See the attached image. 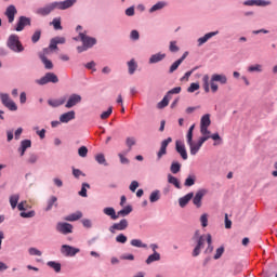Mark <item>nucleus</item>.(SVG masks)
<instances>
[{
	"instance_id": "1",
	"label": "nucleus",
	"mask_w": 277,
	"mask_h": 277,
	"mask_svg": "<svg viewBox=\"0 0 277 277\" xmlns=\"http://www.w3.org/2000/svg\"><path fill=\"white\" fill-rule=\"evenodd\" d=\"M75 3H77V0L52 2L43 8L37 9L36 14H38L39 16H49V14H51V12H53L54 10H68V8H72Z\"/></svg>"
},
{
	"instance_id": "2",
	"label": "nucleus",
	"mask_w": 277,
	"mask_h": 277,
	"mask_svg": "<svg viewBox=\"0 0 277 277\" xmlns=\"http://www.w3.org/2000/svg\"><path fill=\"white\" fill-rule=\"evenodd\" d=\"M205 243H208L207 249L205 250V254H211L213 252V238L211 234L202 235L197 239V245L193 250V256H199L202 248H205Z\"/></svg>"
},
{
	"instance_id": "3",
	"label": "nucleus",
	"mask_w": 277,
	"mask_h": 277,
	"mask_svg": "<svg viewBox=\"0 0 277 277\" xmlns=\"http://www.w3.org/2000/svg\"><path fill=\"white\" fill-rule=\"evenodd\" d=\"M220 83L221 85H226L228 83V78L224 74H213L210 79V88L211 92L215 94L220 90V87L217 85Z\"/></svg>"
},
{
	"instance_id": "4",
	"label": "nucleus",
	"mask_w": 277,
	"mask_h": 277,
	"mask_svg": "<svg viewBox=\"0 0 277 277\" xmlns=\"http://www.w3.org/2000/svg\"><path fill=\"white\" fill-rule=\"evenodd\" d=\"M6 47H9L11 51H14V53H23V51H25V48H23V43H21L17 35H11L9 37Z\"/></svg>"
},
{
	"instance_id": "5",
	"label": "nucleus",
	"mask_w": 277,
	"mask_h": 277,
	"mask_svg": "<svg viewBox=\"0 0 277 277\" xmlns=\"http://www.w3.org/2000/svg\"><path fill=\"white\" fill-rule=\"evenodd\" d=\"M38 85H47V83H60V78L54 72H47L41 79L36 80Z\"/></svg>"
},
{
	"instance_id": "6",
	"label": "nucleus",
	"mask_w": 277,
	"mask_h": 277,
	"mask_svg": "<svg viewBox=\"0 0 277 277\" xmlns=\"http://www.w3.org/2000/svg\"><path fill=\"white\" fill-rule=\"evenodd\" d=\"M0 98H1L2 105H4V107L10 109V111H16V109H18V106H16V103H14L12 98H10V95L8 93H1Z\"/></svg>"
},
{
	"instance_id": "7",
	"label": "nucleus",
	"mask_w": 277,
	"mask_h": 277,
	"mask_svg": "<svg viewBox=\"0 0 277 277\" xmlns=\"http://www.w3.org/2000/svg\"><path fill=\"white\" fill-rule=\"evenodd\" d=\"M80 252L81 249L75 248L69 245H63L61 247V254H63V256H77V254H79Z\"/></svg>"
},
{
	"instance_id": "8",
	"label": "nucleus",
	"mask_w": 277,
	"mask_h": 277,
	"mask_svg": "<svg viewBox=\"0 0 277 277\" xmlns=\"http://www.w3.org/2000/svg\"><path fill=\"white\" fill-rule=\"evenodd\" d=\"M128 228H129V221L127 219H122L120 223H114L109 227V233H111V235H116L118 230H127Z\"/></svg>"
},
{
	"instance_id": "9",
	"label": "nucleus",
	"mask_w": 277,
	"mask_h": 277,
	"mask_svg": "<svg viewBox=\"0 0 277 277\" xmlns=\"http://www.w3.org/2000/svg\"><path fill=\"white\" fill-rule=\"evenodd\" d=\"M25 27H31V18L27 16H19L15 25V31H23Z\"/></svg>"
},
{
	"instance_id": "10",
	"label": "nucleus",
	"mask_w": 277,
	"mask_h": 277,
	"mask_svg": "<svg viewBox=\"0 0 277 277\" xmlns=\"http://www.w3.org/2000/svg\"><path fill=\"white\" fill-rule=\"evenodd\" d=\"M207 194H209V190L205 188L199 189L196 193L195 197L193 198V203L195 205V207H197V209H200L202 207V198H205Z\"/></svg>"
},
{
	"instance_id": "11",
	"label": "nucleus",
	"mask_w": 277,
	"mask_h": 277,
	"mask_svg": "<svg viewBox=\"0 0 277 277\" xmlns=\"http://www.w3.org/2000/svg\"><path fill=\"white\" fill-rule=\"evenodd\" d=\"M56 230L62 235H70L72 233V224L60 222L56 224Z\"/></svg>"
},
{
	"instance_id": "12",
	"label": "nucleus",
	"mask_w": 277,
	"mask_h": 277,
	"mask_svg": "<svg viewBox=\"0 0 277 277\" xmlns=\"http://www.w3.org/2000/svg\"><path fill=\"white\" fill-rule=\"evenodd\" d=\"M66 101H67V103L65 104L66 109H72V107L81 103V95L74 93Z\"/></svg>"
},
{
	"instance_id": "13",
	"label": "nucleus",
	"mask_w": 277,
	"mask_h": 277,
	"mask_svg": "<svg viewBox=\"0 0 277 277\" xmlns=\"http://www.w3.org/2000/svg\"><path fill=\"white\" fill-rule=\"evenodd\" d=\"M80 40L87 49H92L96 44V38L88 37L85 32H80Z\"/></svg>"
},
{
	"instance_id": "14",
	"label": "nucleus",
	"mask_w": 277,
	"mask_h": 277,
	"mask_svg": "<svg viewBox=\"0 0 277 277\" xmlns=\"http://www.w3.org/2000/svg\"><path fill=\"white\" fill-rule=\"evenodd\" d=\"M175 150L176 153H179V155H181L184 161H187L188 159L187 149L185 148V143H183V141L175 142Z\"/></svg>"
},
{
	"instance_id": "15",
	"label": "nucleus",
	"mask_w": 277,
	"mask_h": 277,
	"mask_svg": "<svg viewBox=\"0 0 277 277\" xmlns=\"http://www.w3.org/2000/svg\"><path fill=\"white\" fill-rule=\"evenodd\" d=\"M48 53H49V48H45L43 50V54H39V57L47 70H53V62H51V60L47 58Z\"/></svg>"
},
{
	"instance_id": "16",
	"label": "nucleus",
	"mask_w": 277,
	"mask_h": 277,
	"mask_svg": "<svg viewBox=\"0 0 277 277\" xmlns=\"http://www.w3.org/2000/svg\"><path fill=\"white\" fill-rule=\"evenodd\" d=\"M172 137H168L167 140H163L160 145V149L157 153L158 160L161 159L164 155H168V146L171 144Z\"/></svg>"
},
{
	"instance_id": "17",
	"label": "nucleus",
	"mask_w": 277,
	"mask_h": 277,
	"mask_svg": "<svg viewBox=\"0 0 277 277\" xmlns=\"http://www.w3.org/2000/svg\"><path fill=\"white\" fill-rule=\"evenodd\" d=\"M186 142L190 148V155H198V151L200 150V148H202V145L198 141L194 142V138H186Z\"/></svg>"
},
{
	"instance_id": "18",
	"label": "nucleus",
	"mask_w": 277,
	"mask_h": 277,
	"mask_svg": "<svg viewBox=\"0 0 277 277\" xmlns=\"http://www.w3.org/2000/svg\"><path fill=\"white\" fill-rule=\"evenodd\" d=\"M57 44H66V38L64 37H54L50 41L49 51L57 50Z\"/></svg>"
},
{
	"instance_id": "19",
	"label": "nucleus",
	"mask_w": 277,
	"mask_h": 277,
	"mask_svg": "<svg viewBox=\"0 0 277 277\" xmlns=\"http://www.w3.org/2000/svg\"><path fill=\"white\" fill-rule=\"evenodd\" d=\"M18 14V11L16 10V6L14 4H11L5 10V16L8 17L9 23H14V18Z\"/></svg>"
},
{
	"instance_id": "20",
	"label": "nucleus",
	"mask_w": 277,
	"mask_h": 277,
	"mask_svg": "<svg viewBox=\"0 0 277 277\" xmlns=\"http://www.w3.org/2000/svg\"><path fill=\"white\" fill-rule=\"evenodd\" d=\"M187 55H189V52H185L181 58H179L177 61H175L169 68V72L170 75H172V72H174L175 70L179 69V67L183 64V62H185V60L187 58Z\"/></svg>"
},
{
	"instance_id": "21",
	"label": "nucleus",
	"mask_w": 277,
	"mask_h": 277,
	"mask_svg": "<svg viewBox=\"0 0 277 277\" xmlns=\"http://www.w3.org/2000/svg\"><path fill=\"white\" fill-rule=\"evenodd\" d=\"M75 116H76L75 110L64 113L60 116V122H62L63 124H68L70 120H75Z\"/></svg>"
},
{
	"instance_id": "22",
	"label": "nucleus",
	"mask_w": 277,
	"mask_h": 277,
	"mask_svg": "<svg viewBox=\"0 0 277 277\" xmlns=\"http://www.w3.org/2000/svg\"><path fill=\"white\" fill-rule=\"evenodd\" d=\"M217 34H220V31L216 30V31L208 32L203 37H200L197 40L198 47H202V44H206V42H209V40H211V38H213L214 36H217Z\"/></svg>"
},
{
	"instance_id": "23",
	"label": "nucleus",
	"mask_w": 277,
	"mask_h": 277,
	"mask_svg": "<svg viewBox=\"0 0 277 277\" xmlns=\"http://www.w3.org/2000/svg\"><path fill=\"white\" fill-rule=\"evenodd\" d=\"M66 101H68V97L65 95L57 100H49L48 105H50V107H62V105H64Z\"/></svg>"
},
{
	"instance_id": "24",
	"label": "nucleus",
	"mask_w": 277,
	"mask_h": 277,
	"mask_svg": "<svg viewBox=\"0 0 277 277\" xmlns=\"http://www.w3.org/2000/svg\"><path fill=\"white\" fill-rule=\"evenodd\" d=\"M192 198H194V193H188L187 195H185L184 197H181L179 199V205L182 209H185V207H187V205H189V201L192 200Z\"/></svg>"
},
{
	"instance_id": "25",
	"label": "nucleus",
	"mask_w": 277,
	"mask_h": 277,
	"mask_svg": "<svg viewBox=\"0 0 277 277\" xmlns=\"http://www.w3.org/2000/svg\"><path fill=\"white\" fill-rule=\"evenodd\" d=\"M163 8H168V2L166 1L157 2L149 9V13L153 14L155 12H159V10H163Z\"/></svg>"
},
{
	"instance_id": "26",
	"label": "nucleus",
	"mask_w": 277,
	"mask_h": 277,
	"mask_svg": "<svg viewBox=\"0 0 277 277\" xmlns=\"http://www.w3.org/2000/svg\"><path fill=\"white\" fill-rule=\"evenodd\" d=\"M103 213L105 215H108L110 220H118V214H116V209H114L113 207L104 208Z\"/></svg>"
},
{
	"instance_id": "27",
	"label": "nucleus",
	"mask_w": 277,
	"mask_h": 277,
	"mask_svg": "<svg viewBox=\"0 0 277 277\" xmlns=\"http://www.w3.org/2000/svg\"><path fill=\"white\" fill-rule=\"evenodd\" d=\"M209 127H211V115L206 114L201 117L200 128H209Z\"/></svg>"
},
{
	"instance_id": "28",
	"label": "nucleus",
	"mask_w": 277,
	"mask_h": 277,
	"mask_svg": "<svg viewBox=\"0 0 277 277\" xmlns=\"http://www.w3.org/2000/svg\"><path fill=\"white\" fill-rule=\"evenodd\" d=\"M81 217H83V213L78 211L76 213H71V214L65 216V221L66 222H77V220H81Z\"/></svg>"
},
{
	"instance_id": "29",
	"label": "nucleus",
	"mask_w": 277,
	"mask_h": 277,
	"mask_svg": "<svg viewBox=\"0 0 277 277\" xmlns=\"http://www.w3.org/2000/svg\"><path fill=\"white\" fill-rule=\"evenodd\" d=\"M156 261H161V254L157 251H155L153 254H150L147 260L145 261V263L147 265H150V263H155Z\"/></svg>"
},
{
	"instance_id": "30",
	"label": "nucleus",
	"mask_w": 277,
	"mask_h": 277,
	"mask_svg": "<svg viewBox=\"0 0 277 277\" xmlns=\"http://www.w3.org/2000/svg\"><path fill=\"white\" fill-rule=\"evenodd\" d=\"M162 60H166V54H153L149 58V64H158V62H162Z\"/></svg>"
},
{
	"instance_id": "31",
	"label": "nucleus",
	"mask_w": 277,
	"mask_h": 277,
	"mask_svg": "<svg viewBox=\"0 0 277 277\" xmlns=\"http://www.w3.org/2000/svg\"><path fill=\"white\" fill-rule=\"evenodd\" d=\"M136 70H137V63L135 62V58H132L130 62H128V72L129 75H135Z\"/></svg>"
},
{
	"instance_id": "32",
	"label": "nucleus",
	"mask_w": 277,
	"mask_h": 277,
	"mask_svg": "<svg viewBox=\"0 0 277 277\" xmlns=\"http://www.w3.org/2000/svg\"><path fill=\"white\" fill-rule=\"evenodd\" d=\"M133 211V207L127 206L122 210L117 212L118 217H127Z\"/></svg>"
},
{
	"instance_id": "33",
	"label": "nucleus",
	"mask_w": 277,
	"mask_h": 277,
	"mask_svg": "<svg viewBox=\"0 0 277 277\" xmlns=\"http://www.w3.org/2000/svg\"><path fill=\"white\" fill-rule=\"evenodd\" d=\"M168 183H170L171 185H174L176 189H181V182L179 181V179H176L172 174H168Z\"/></svg>"
},
{
	"instance_id": "34",
	"label": "nucleus",
	"mask_w": 277,
	"mask_h": 277,
	"mask_svg": "<svg viewBox=\"0 0 277 277\" xmlns=\"http://www.w3.org/2000/svg\"><path fill=\"white\" fill-rule=\"evenodd\" d=\"M47 265L48 267H51L52 269H54L56 274H60V272H62V264L58 262L50 261L47 263Z\"/></svg>"
},
{
	"instance_id": "35",
	"label": "nucleus",
	"mask_w": 277,
	"mask_h": 277,
	"mask_svg": "<svg viewBox=\"0 0 277 277\" xmlns=\"http://www.w3.org/2000/svg\"><path fill=\"white\" fill-rule=\"evenodd\" d=\"M172 97H169V95H164V97L161 100V102L158 103L157 107L158 109H163L166 107H168V105H170V100Z\"/></svg>"
},
{
	"instance_id": "36",
	"label": "nucleus",
	"mask_w": 277,
	"mask_h": 277,
	"mask_svg": "<svg viewBox=\"0 0 277 277\" xmlns=\"http://www.w3.org/2000/svg\"><path fill=\"white\" fill-rule=\"evenodd\" d=\"M53 207H57V197L51 196L50 199L48 200V206L45 208V211H51Z\"/></svg>"
},
{
	"instance_id": "37",
	"label": "nucleus",
	"mask_w": 277,
	"mask_h": 277,
	"mask_svg": "<svg viewBox=\"0 0 277 277\" xmlns=\"http://www.w3.org/2000/svg\"><path fill=\"white\" fill-rule=\"evenodd\" d=\"M18 200H21V195L15 194L10 197V205L12 209H16L18 207Z\"/></svg>"
},
{
	"instance_id": "38",
	"label": "nucleus",
	"mask_w": 277,
	"mask_h": 277,
	"mask_svg": "<svg viewBox=\"0 0 277 277\" xmlns=\"http://www.w3.org/2000/svg\"><path fill=\"white\" fill-rule=\"evenodd\" d=\"M126 145L128 146V150L124 151V155H127V153H131V148H133V146H135V137H133V136L127 137Z\"/></svg>"
},
{
	"instance_id": "39",
	"label": "nucleus",
	"mask_w": 277,
	"mask_h": 277,
	"mask_svg": "<svg viewBox=\"0 0 277 277\" xmlns=\"http://www.w3.org/2000/svg\"><path fill=\"white\" fill-rule=\"evenodd\" d=\"M248 72H263V65L254 64L248 67Z\"/></svg>"
},
{
	"instance_id": "40",
	"label": "nucleus",
	"mask_w": 277,
	"mask_h": 277,
	"mask_svg": "<svg viewBox=\"0 0 277 277\" xmlns=\"http://www.w3.org/2000/svg\"><path fill=\"white\" fill-rule=\"evenodd\" d=\"M170 171L172 172V174H179V172H181V162L173 161L171 163Z\"/></svg>"
},
{
	"instance_id": "41",
	"label": "nucleus",
	"mask_w": 277,
	"mask_h": 277,
	"mask_svg": "<svg viewBox=\"0 0 277 277\" xmlns=\"http://www.w3.org/2000/svg\"><path fill=\"white\" fill-rule=\"evenodd\" d=\"M184 185L185 187H192L193 185H196V175H188L184 182Z\"/></svg>"
},
{
	"instance_id": "42",
	"label": "nucleus",
	"mask_w": 277,
	"mask_h": 277,
	"mask_svg": "<svg viewBox=\"0 0 277 277\" xmlns=\"http://www.w3.org/2000/svg\"><path fill=\"white\" fill-rule=\"evenodd\" d=\"M40 38H42V30L37 29L31 36V42L36 44V42L40 41Z\"/></svg>"
},
{
	"instance_id": "43",
	"label": "nucleus",
	"mask_w": 277,
	"mask_h": 277,
	"mask_svg": "<svg viewBox=\"0 0 277 277\" xmlns=\"http://www.w3.org/2000/svg\"><path fill=\"white\" fill-rule=\"evenodd\" d=\"M88 189H90V184L82 183L81 190L79 192V196L82 198H88Z\"/></svg>"
},
{
	"instance_id": "44",
	"label": "nucleus",
	"mask_w": 277,
	"mask_h": 277,
	"mask_svg": "<svg viewBox=\"0 0 277 277\" xmlns=\"http://www.w3.org/2000/svg\"><path fill=\"white\" fill-rule=\"evenodd\" d=\"M27 148H31V140H24L21 142L19 150L26 153Z\"/></svg>"
},
{
	"instance_id": "45",
	"label": "nucleus",
	"mask_w": 277,
	"mask_h": 277,
	"mask_svg": "<svg viewBox=\"0 0 277 277\" xmlns=\"http://www.w3.org/2000/svg\"><path fill=\"white\" fill-rule=\"evenodd\" d=\"M131 246H133L134 248H148V245L142 242V240L140 239H132Z\"/></svg>"
},
{
	"instance_id": "46",
	"label": "nucleus",
	"mask_w": 277,
	"mask_h": 277,
	"mask_svg": "<svg viewBox=\"0 0 277 277\" xmlns=\"http://www.w3.org/2000/svg\"><path fill=\"white\" fill-rule=\"evenodd\" d=\"M200 223H201L202 228H207L209 226V214L203 213L200 216Z\"/></svg>"
},
{
	"instance_id": "47",
	"label": "nucleus",
	"mask_w": 277,
	"mask_h": 277,
	"mask_svg": "<svg viewBox=\"0 0 277 277\" xmlns=\"http://www.w3.org/2000/svg\"><path fill=\"white\" fill-rule=\"evenodd\" d=\"M161 198L159 190H154L149 196L150 202H157Z\"/></svg>"
},
{
	"instance_id": "48",
	"label": "nucleus",
	"mask_w": 277,
	"mask_h": 277,
	"mask_svg": "<svg viewBox=\"0 0 277 277\" xmlns=\"http://www.w3.org/2000/svg\"><path fill=\"white\" fill-rule=\"evenodd\" d=\"M95 161H97V163H100L101 166H107V160L105 159L104 154H97L95 156Z\"/></svg>"
},
{
	"instance_id": "49",
	"label": "nucleus",
	"mask_w": 277,
	"mask_h": 277,
	"mask_svg": "<svg viewBox=\"0 0 277 277\" xmlns=\"http://www.w3.org/2000/svg\"><path fill=\"white\" fill-rule=\"evenodd\" d=\"M52 25H53L54 29H56V30L62 29V18L61 17H55L52 21Z\"/></svg>"
},
{
	"instance_id": "50",
	"label": "nucleus",
	"mask_w": 277,
	"mask_h": 277,
	"mask_svg": "<svg viewBox=\"0 0 277 277\" xmlns=\"http://www.w3.org/2000/svg\"><path fill=\"white\" fill-rule=\"evenodd\" d=\"M255 5H258L259 8H265L267 5H272V1H267V0H255Z\"/></svg>"
},
{
	"instance_id": "51",
	"label": "nucleus",
	"mask_w": 277,
	"mask_h": 277,
	"mask_svg": "<svg viewBox=\"0 0 277 277\" xmlns=\"http://www.w3.org/2000/svg\"><path fill=\"white\" fill-rule=\"evenodd\" d=\"M197 90H200V84L198 82L190 83L189 88L187 89V92L194 93Z\"/></svg>"
},
{
	"instance_id": "52",
	"label": "nucleus",
	"mask_w": 277,
	"mask_h": 277,
	"mask_svg": "<svg viewBox=\"0 0 277 277\" xmlns=\"http://www.w3.org/2000/svg\"><path fill=\"white\" fill-rule=\"evenodd\" d=\"M113 111H114V108L109 107L107 109V111H104V113L101 114V119L102 120H107V118H109V116H111Z\"/></svg>"
},
{
	"instance_id": "53",
	"label": "nucleus",
	"mask_w": 277,
	"mask_h": 277,
	"mask_svg": "<svg viewBox=\"0 0 277 277\" xmlns=\"http://www.w3.org/2000/svg\"><path fill=\"white\" fill-rule=\"evenodd\" d=\"M172 94H181V87H175L167 93L169 98H172Z\"/></svg>"
},
{
	"instance_id": "54",
	"label": "nucleus",
	"mask_w": 277,
	"mask_h": 277,
	"mask_svg": "<svg viewBox=\"0 0 277 277\" xmlns=\"http://www.w3.org/2000/svg\"><path fill=\"white\" fill-rule=\"evenodd\" d=\"M78 155H79V157H82V158L88 157V147L81 146V147L78 149Z\"/></svg>"
},
{
	"instance_id": "55",
	"label": "nucleus",
	"mask_w": 277,
	"mask_h": 277,
	"mask_svg": "<svg viewBox=\"0 0 277 277\" xmlns=\"http://www.w3.org/2000/svg\"><path fill=\"white\" fill-rule=\"evenodd\" d=\"M124 155H127V154H124V151H123V154L122 153L118 154L120 163H122L123 166H129L130 161L128 160L127 157H124Z\"/></svg>"
},
{
	"instance_id": "56",
	"label": "nucleus",
	"mask_w": 277,
	"mask_h": 277,
	"mask_svg": "<svg viewBox=\"0 0 277 277\" xmlns=\"http://www.w3.org/2000/svg\"><path fill=\"white\" fill-rule=\"evenodd\" d=\"M17 209L18 211H27V209H29V205L27 203V201H21L17 205Z\"/></svg>"
},
{
	"instance_id": "57",
	"label": "nucleus",
	"mask_w": 277,
	"mask_h": 277,
	"mask_svg": "<svg viewBox=\"0 0 277 277\" xmlns=\"http://www.w3.org/2000/svg\"><path fill=\"white\" fill-rule=\"evenodd\" d=\"M28 252H29V254H30L31 256H42V251H40V250H38V249H36V248H30V249L28 250Z\"/></svg>"
},
{
	"instance_id": "58",
	"label": "nucleus",
	"mask_w": 277,
	"mask_h": 277,
	"mask_svg": "<svg viewBox=\"0 0 277 277\" xmlns=\"http://www.w3.org/2000/svg\"><path fill=\"white\" fill-rule=\"evenodd\" d=\"M194 129H196V124L190 126V128L188 129L186 140H194Z\"/></svg>"
},
{
	"instance_id": "59",
	"label": "nucleus",
	"mask_w": 277,
	"mask_h": 277,
	"mask_svg": "<svg viewBox=\"0 0 277 277\" xmlns=\"http://www.w3.org/2000/svg\"><path fill=\"white\" fill-rule=\"evenodd\" d=\"M222 254H224V247H220L216 249L214 260L217 261V259H222Z\"/></svg>"
},
{
	"instance_id": "60",
	"label": "nucleus",
	"mask_w": 277,
	"mask_h": 277,
	"mask_svg": "<svg viewBox=\"0 0 277 277\" xmlns=\"http://www.w3.org/2000/svg\"><path fill=\"white\" fill-rule=\"evenodd\" d=\"M128 240L127 236L124 234H119L116 237L117 243H124Z\"/></svg>"
},
{
	"instance_id": "61",
	"label": "nucleus",
	"mask_w": 277,
	"mask_h": 277,
	"mask_svg": "<svg viewBox=\"0 0 277 277\" xmlns=\"http://www.w3.org/2000/svg\"><path fill=\"white\" fill-rule=\"evenodd\" d=\"M169 50L171 51V53H177L179 47L176 45V41H171L170 42Z\"/></svg>"
},
{
	"instance_id": "62",
	"label": "nucleus",
	"mask_w": 277,
	"mask_h": 277,
	"mask_svg": "<svg viewBox=\"0 0 277 277\" xmlns=\"http://www.w3.org/2000/svg\"><path fill=\"white\" fill-rule=\"evenodd\" d=\"M72 175L75 176V179H79L80 176H85V173H83L79 169H72Z\"/></svg>"
},
{
	"instance_id": "63",
	"label": "nucleus",
	"mask_w": 277,
	"mask_h": 277,
	"mask_svg": "<svg viewBox=\"0 0 277 277\" xmlns=\"http://www.w3.org/2000/svg\"><path fill=\"white\" fill-rule=\"evenodd\" d=\"M21 217H34L36 215L35 211H29V212H21L19 213Z\"/></svg>"
},
{
	"instance_id": "64",
	"label": "nucleus",
	"mask_w": 277,
	"mask_h": 277,
	"mask_svg": "<svg viewBox=\"0 0 277 277\" xmlns=\"http://www.w3.org/2000/svg\"><path fill=\"white\" fill-rule=\"evenodd\" d=\"M140 187V183L137 181H132L130 184V192H135Z\"/></svg>"
}]
</instances>
